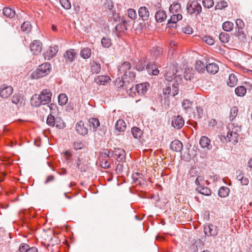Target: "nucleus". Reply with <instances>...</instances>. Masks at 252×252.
<instances>
[{"instance_id":"1","label":"nucleus","mask_w":252,"mask_h":252,"mask_svg":"<svg viewBox=\"0 0 252 252\" xmlns=\"http://www.w3.org/2000/svg\"><path fill=\"white\" fill-rule=\"evenodd\" d=\"M169 11L172 15L168 21L167 25L169 27H171L170 24H176L183 18L181 4L178 1L173 2L170 6Z\"/></svg>"},{"instance_id":"62","label":"nucleus","mask_w":252,"mask_h":252,"mask_svg":"<svg viewBox=\"0 0 252 252\" xmlns=\"http://www.w3.org/2000/svg\"><path fill=\"white\" fill-rule=\"evenodd\" d=\"M204 178L201 176H199L197 177L195 180V184L197 185H198L199 186H202L204 184Z\"/></svg>"},{"instance_id":"64","label":"nucleus","mask_w":252,"mask_h":252,"mask_svg":"<svg viewBox=\"0 0 252 252\" xmlns=\"http://www.w3.org/2000/svg\"><path fill=\"white\" fill-rule=\"evenodd\" d=\"M105 5L106 7L110 10H111L114 7L113 2L110 0H107Z\"/></svg>"},{"instance_id":"10","label":"nucleus","mask_w":252,"mask_h":252,"mask_svg":"<svg viewBox=\"0 0 252 252\" xmlns=\"http://www.w3.org/2000/svg\"><path fill=\"white\" fill-rule=\"evenodd\" d=\"M204 232L207 235L216 236L218 234L219 229L215 225L209 224L205 226Z\"/></svg>"},{"instance_id":"44","label":"nucleus","mask_w":252,"mask_h":252,"mask_svg":"<svg viewBox=\"0 0 252 252\" xmlns=\"http://www.w3.org/2000/svg\"><path fill=\"white\" fill-rule=\"evenodd\" d=\"M219 39L221 42L226 43L229 41V34L226 32H222L220 34Z\"/></svg>"},{"instance_id":"41","label":"nucleus","mask_w":252,"mask_h":252,"mask_svg":"<svg viewBox=\"0 0 252 252\" xmlns=\"http://www.w3.org/2000/svg\"><path fill=\"white\" fill-rule=\"evenodd\" d=\"M90 126L94 128H96L100 125L99 120L96 118H92L89 120Z\"/></svg>"},{"instance_id":"56","label":"nucleus","mask_w":252,"mask_h":252,"mask_svg":"<svg viewBox=\"0 0 252 252\" xmlns=\"http://www.w3.org/2000/svg\"><path fill=\"white\" fill-rule=\"evenodd\" d=\"M64 123L61 120V119L56 118L55 120V126L59 128H63V127Z\"/></svg>"},{"instance_id":"17","label":"nucleus","mask_w":252,"mask_h":252,"mask_svg":"<svg viewBox=\"0 0 252 252\" xmlns=\"http://www.w3.org/2000/svg\"><path fill=\"white\" fill-rule=\"evenodd\" d=\"M76 53H75L73 49H69L67 50L63 54V57L68 62H73L76 57Z\"/></svg>"},{"instance_id":"49","label":"nucleus","mask_w":252,"mask_h":252,"mask_svg":"<svg viewBox=\"0 0 252 252\" xmlns=\"http://www.w3.org/2000/svg\"><path fill=\"white\" fill-rule=\"evenodd\" d=\"M62 7L65 9H69L71 7V3L69 0H60Z\"/></svg>"},{"instance_id":"11","label":"nucleus","mask_w":252,"mask_h":252,"mask_svg":"<svg viewBox=\"0 0 252 252\" xmlns=\"http://www.w3.org/2000/svg\"><path fill=\"white\" fill-rule=\"evenodd\" d=\"M13 92V88L11 86H2L0 89V95L3 98L8 97Z\"/></svg>"},{"instance_id":"60","label":"nucleus","mask_w":252,"mask_h":252,"mask_svg":"<svg viewBox=\"0 0 252 252\" xmlns=\"http://www.w3.org/2000/svg\"><path fill=\"white\" fill-rule=\"evenodd\" d=\"M108 155H109V150L104 149L103 151L100 153L99 158H107Z\"/></svg>"},{"instance_id":"14","label":"nucleus","mask_w":252,"mask_h":252,"mask_svg":"<svg viewBox=\"0 0 252 252\" xmlns=\"http://www.w3.org/2000/svg\"><path fill=\"white\" fill-rule=\"evenodd\" d=\"M185 121L181 116L175 117L172 121V126L177 128L179 129L184 125Z\"/></svg>"},{"instance_id":"32","label":"nucleus","mask_w":252,"mask_h":252,"mask_svg":"<svg viewBox=\"0 0 252 252\" xmlns=\"http://www.w3.org/2000/svg\"><path fill=\"white\" fill-rule=\"evenodd\" d=\"M237 83V78L234 74H231L229 76L228 79L227 81V85L231 87H233Z\"/></svg>"},{"instance_id":"8","label":"nucleus","mask_w":252,"mask_h":252,"mask_svg":"<svg viewBox=\"0 0 252 252\" xmlns=\"http://www.w3.org/2000/svg\"><path fill=\"white\" fill-rule=\"evenodd\" d=\"M31 52L33 55H38L42 51V43L39 40H34L30 45Z\"/></svg>"},{"instance_id":"54","label":"nucleus","mask_w":252,"mask_h":252,"mask_svg":"<svg viewBox=\"0 0 252 252\" xmlns=\"http://www.w3.org/2000/svg\"><path fill=\"white\" fill-rule=\"evenodd\" d=\"M127 15L131 19H135L137 17L135 10L131 8L128 9Z\"/></svg>"},{"instance_id":"47","label":"nucleus","mask_w":252,"mask_h":252,"mask_svg":"<svg viewBox=\"0 0 252 252\" xmlns=\"http://www.w3.org/2000/svg\"><path fill=\"white\" fill-rule=\"evenodd\" d=\"M21 30L23 32H29L31 30V25L30 22L28 21L24 22L21 26Z\"/></svg>"},{"instance_id":"42","label":"nucleus","mask_w":252,"mask_h":252,"mask_svg":"<svg viewBox=\"0 0 252 252\" xmlns=\"http://www.w3.org/2000/svg\"><path fill=\"white\" fill-rule=\"evenodd\" d=\"M203 41L209 45H213L215 43V40L210 35H205L201 37Z\"/></svg>"},{"instance_id":"35","label":"nucleus","mask_w":252,"mask_h":252,"mask_svg":"<svg viewBox=\"0 0 252 252\" xmlns=\"http://www.w3.org/2000/svg\"><path fill=\"white\" fill-rule=\"evenodd\" d=\"M3 13L5 16L9 18H12L15 15V11L9 7L4 8Z\"/></svg>"},{"instance_id":"24","label":"nucleus","mask_w":252,"mask_h":252,"mask_svg":"<svg viewBox=\"0 0 252 252\" xmlns=\"http://www.w3.org/2000/svg\"><path fill=\"white\" fill-rule=\"evenodd\" d=\"M199 144L203 148H207L208 149L211 148L210 140L206 136H204L201 137Z\"/></svg>"},{"instance_id":"58","label":"nucleus","mask_w":252,"mask_h":252,"mask_svg":"<svg viewBox=\"0 0 252 252\" xmlns=\"http://www.w3.org/2000/svg\"><path fill=\"white\" fill-rule=\"evenodd\" d=\"M235 23L238 29H243L245 27V24L242 20L240 19H237L236 20Z\"/></svg>"},{"instance_id":"31","label":"nucleus","mask_w":252,"mask_h":252,"mask_svg":"<svg viewBox=\"0 0 252 252\" xmlns=\"http://www.w3.org/2000/svg\"><path fill=\"white\" fill-rule=\"evenodd\" d=\"M130 68L131 65L130 63L127 62H125L119 66V71L122 73L126 74L127 70H128Z\"/></svg>"},{"instance_id":"29","label":"nucleus","mask_w":252,"mask_h":252,"mask_svg":"<svg viewBox=\"0 0 252 252\" xmlns=\"http://www.w3.org/2000/svg\"><path fill=\"white\" fill-rule=\"evenodd\" d=\"M115 127L119 131H124L126 128V124L124 120L120 119L116 122Z\"/></svg>"},{"instance_id":"25","label":"nucleus","mask_w":252,"mask_h":252,"mask_svg":"<svg viewBox=\"0 0 252 252\" xmlns=\"http://www.w3.org/2000/svg\"><path fill=\"white\" fill-rule=\"evenodd\" d=\"M138 12L139 16L143 20L148 19L149 16V12L147 7L145 6L140 7L139 9Z\"/></svg>"},{"instance_id":"55","label":"nucleus","mask_w":252,"mask_h":252,"mask_svg":"<svg viewBox=\"0 0 252 252\" xmlns=\"http://www.w3.org/2000/svg\"><path fill=\"white\" fill-rule=\"evenodd\" d=\"M145 63L143 61H139L135 65V68L139 71H142L144 68Z\"/></svg>"},{"instance_id":"52","label":"nucleus","mask_w":252,"mask_h":252,"mask_svg":"<svg viewBox=\"0 0 252 252\" xmlns=\"http://www.w3.org/2000/svg\"><path fill=\"white\" fill-rule=\"evenodd\" d=\"M203 5L207 8L212 7L214 4L213 0H202Z\"/></svg>"},{"instance_id":"22","label":"nucleus","mask_w":252,"mask_h":252,"mask_svg":"<svg viewBox=\"0 0 252 252\" xmlns=\"http://www.w3.org/2000/svg\"><path fill=\"white\" fill-rule=\"evenodd\" d=\"M155 18L158 22H162L166 19V12L163 10H159L155 14Z\"/></svg>"},{"instance_id":"57","label":"nucleus","mask_w":252,"mask_h":252,"mask_svg":"<svg viewBox=\"0 0 252 252\" xmlns=\"http://www.w3.org/2000/svg\"><path fill=\"white\" fill-rule=\"evenodd\" d=\"M203 115V110L200 107H196V112H195V115L198 118H201Z\"/></svg>"},{"instance_id":"4","label":"nucleus","mask_w":252,"mask_h":252,"mask_svg":"<svg viewBox=\"0 0 252 252\" xmlns=\"http://www.w3.org/2000/svg\"><path fill=\"white\" fill-rule=\"evenodd\" d=\"M176 72V67L173 65L166 68L164 76L165 80L168 82L173 81V83H181L182 81L181 77L179 75L175 76V72Z\"/></svg>"},{"instance_id":"2","label":"nucleus","mask_w":252,"mask_h":252,"mask_svg":"<svg viewBox=\"0 0 252 252\" xmlns=\"http://www.w3.org/2000/svg\"><path fill=\"white\" fill-rule=\"evenodd\" d=\"M240 130V127H234L232 125H229L226 135H220V139L223 143L232 142L235 144L238 141L239 134L237 131Z\"/></svg>"},{"instance_id":"45","label":"nucleus","mask_w":252,"mask_h":252,"mask_svg":"<svg viewBox=\"0 0 252 252\" xmlns=\"http://www.w3.org/2000/svg\"><path fill=\"white\" fill-rule=\"evenodd\" d=\"M235 35L240 40L244 41L246 39V35L243 29H238V31L236 32Z\"/></svg>"},{"instance_id":"18","label":"nucleus","mask_w":252,"mask_h":252,"mask_svg":"<svg viewBox=\"0 0 252 252\" xmlns=\"http://www.w3.org/2000/svg\"><path fill=\"white\" fill-rule=\"evenodd\" d=\"M20 252H38L37 249L34 247H30L28 244L22 243L19 248Z\"/></svg>"},{"instance_id":"3","label":"nucleus","mask_w":252,"mask_h":252,"mask_svg":"<svg viewBox=\"0 0 252 252\" xmlns=\"http://www.w3.org/2000/svg\"><path fill=\"white\" fill-rule=\"evenodd\" d=\"M51 66L50 63H46L38 66V68L34 70L31 75V78L33 79L44 77L48 75L51 71Z\"/></svg>"},{"instance_id":"21","label":"nucleus","mask_w":252,"mask_h":252,"mask_svg":"<svg viewBox=\"0 0 252 252\" xmlns=\"http://www.w3.org/2000/svg\"><path fill=\"white\" fill-rule=\"evenodd\" d=\"M146 69L150 74L157 75L159 73V70L156 68L155 64L153 63L147 64Z\"/></svg>"},{"instance_id":"34","label":"nucleus","mask_w":252,"mask_h":252,"mask_svg":"<svg viewBox=\"0 0 252 252\" xmlns=\"http://www.w3.org/2000/svg\"><path fill=\"white\" fill-rule=\"evenodd\" d=\"M192 102L188 99H185L182 102V106L186 112L191 110Z\"/></svg>"},{"instance_id":"46","label":"nucleus","mask_w":252,"mask_h":252,"mask_svg":"<svg viewBox=\"0 0 252 252\" xmlns=\"http://www.w3.org/2000/svg\"><path fill=\"white\" fill-rule=\"evenodd\" d=\"M238 109L236 106H233L231 108L229 120H233L237 115Z\"/></svg>"},{"instance_id":"15","label":"nucleus","mask_w":252,"mask_h":252,"mask_svg":"<svg viewBox=\"0 0 252 252\" xmlns=\"http://www.w3.org/2000/svg\"><path fill=\"white\" fill-rule=\"evenodd\" d=\"M114 153L116 157V159L119 162H123L125 159L126 153L125 151L120 148H115L114 150Z\"/></svg>"},{"instance_id":"5","label":"nucleus","mask_w":252,"mask_h":252,"mask_svg":"<svg viewBox=\"0 0 252 252\" xmlns=\"http://www.w3.org/2000/svg\"><path fill=\"white\" fill-rule=\"evenodd\" d=\"M186 9L190 14H198L201 12L202 8L197 1L189 0L187 3Z\"/></svg>"},{"instance_id":"6","label":"nucleus","mask_w":252,"mask_h":252,"mask_svg":"<svg viewBox=\"0 0 252 252\" xmlns=\"http://www.w3.org/2000/svg\"><path fill=\"white\" fill-rule=\"evenodd\" d=\"M179 84V83H173L172 87H171L170 84H169L168 86H166L165 88L163 89V94H171L173 96H175L178 94Z\"/></svg>"},{"instance_id":"38","label":"nucleus","mask_w":252,"mask_h":252,"mask_svg":"<svg viewBox=\"0 0 252 252\" xmlns=\"http://www.w3.org/2000/svg\"><path fill=\"white\" fill-rule=\"evenodd\" d=\"M246 89L244 86H239L235 90V94L239 96H243L246 94Z\"/></svg>"},{"instance_id":"20","label":"nucleus","mask_w":252,"mask_h":252,"mask_svg":"<svg viewBox=\"0 0 252 252\" xmlns=\"http://www.w3.org/2000/svg\"><path fill=\"white\" fill-rule=\"evenodd\" d=\"M170 148L174 151L180 152L183 148V144L181 141L178 140H175L172 141L170 144Z\"/></svg>"},{"instance_id":"61","label":"nucleus","mask_w":252,"mask_h":252,"mask_svg":"<svg viewBox=\"0 0 252 252\" xmlns=\"http://www.w3.org/2000/svg\"><path fill=\"white\" fill-rule=\"evenodd\" d=\"M182 32L186 34H189L192 33L193 30L191 27L187 26L183 28Z\"/></svg>"},{"instance_id":"28","label":"nucleus","mask_w":252,"mask_h":252,"mask_svg":"<svg viewBox=\"0 0 252 252\" xmlns=\"http://www.w3.org/2000/svg\"><path fill=\"white\" fill-rule=\"evenodd\" d=\"M101 69V65L100 63L96 62H93L91 66V71L93 74L99 73Z\"/></svg>"},{"instance_id":"63","label":"nucleus","mask_w":252,"mask_h":252,"mask_svg":"<svg viewBox=\"0 0 252 252\" xmlns=\"http://www.w3.org/2000/svg\"><path fill=\"white\" fill-rule=\"evenodd\" d=\"M72 155V153L69 151H66L64 153V157L68 162L71 160Z\"/></svg>"},{"instance_id":"59","label":"nucleus","mask_w":252,"mask_h":252,"mask_svg":"<svg viewBox=\"0 0 252 252\" xmlns=\"http://www.w3.org/2000/svg\"><path fill=\"white\" fill-rule=\"evenodd\" d=\"M73 147L76 150L81 149L84 147V144L82 142L76 141L74 143Z\"/></svg>"},{"instance_id":"39","label":"nucleus","mask_w":252,"mask_h":252,"mask_svg":"<svg viewBox=\"0 0 252 252\" xmlns=\"http://www.w3.org/2000/svg\"><path fill=\"white\" fill-rule=\"evenodd\" d=\"M233 23L230 21H226L222 24V29L224 31L226 32L231 31L233 30Z\"/></svg>"},{"instance_id":"37","label":"nucleus","mask_w":252,"mask_h":252,"mask_svg":"<svg viewBox=\"0 0 252 252\" xmlns=\"http://www.w3.org/2000/svg\"><path fill=\"white\" fill-rule=\"evenodd\" d=\"M68 101V97L65 94H61L58 96L59 104L61 105H64Z\"/></svg>"},{"instance_id":"16","label":"nucleus","mask_w":252,"mask_h":252,"mask_svg":"<svg viewBox=\"0 0 252 252\" xmlns=\"http://www.w3.org/2000/svg\"><path fill=\"white\" fill-rule=\"evenodd\" d=\"M75 128L77 132L81 135H85L88 133V128L85 126L82 121L76 124Z\"/></svg>"},{"instance_id":"51","label":"nucleus","mask_w":252,"mask_h":252,"mask_svg":"<svg viewBox=\"0 0 252 252\" xmlns=\"http://www.w3.org/2000/svg\"><path fill=\"white\" fill-rule=\"evenodd\" d=\"M56 118L52 114H50L47 119V124L50 126H55Z\"/></svg>"},{"instance_id":"48","label":"nucleus","mask_w":252,"mask_h":252,"mask_svg":"<svg viewBox=\"0 0 252 252\" xmlns=\"http://www.w3.org/2000/svg\"><path fill=\"white\" fill-rule=\"evenodd\" d=\"M102 45L105 48H109L112 45L111 40L107 37H103L101 39Z\"/></svg>"},{"instance_id":"36","label":"nucleus","mask_w":252,"mask_h":252,"mask_svg":"<svg viewBox=\"0 0 252 252\" xmlns=\"http://www.w3.org/2000/svg\"><path fill=\"white\" fill-rule=\"evenodd\" d=\"M229 192V189L226 187H221L218 191L219 195L221 197H225L227 196Z\"/></svg>"},{"instance_id":"33","label":"nucleus","mask_w":252,"mask_h":252,"mask_svg":"<svg viewBox=\"0 0 252 252\" xmlns=\"http://www.w3.org/2000/svg\"><path fill=\"white\" fill-rule=\"evenodd\" d=\"M205 68L206 65L203 62L201 61H197L196 62L195 68L198 72H203Z\"/></svg>"},{"instance_id":"7","label":"nucleus","mask_w":252,"mask_h":252,"mask_svg":"<svg viewBox=\"0 0 252 252\" xmlns=\"http://www.w3.org/2000/svg\"><path fill=\"white\" fill-rule=\"evenodd\" d=\"M59 48L57 45L49 46L44 53L45 60H50L54 57L58 52Z\"/></svg>"},{"instance_id":"9","label":"nucleus","mask_w":252,"mask_h":252,"mask_svg":"<svg viewBox=\"0 0 252 252\" xmlns=\"http://www.w3.org/2000/svg\"><path fill=\"white\" fill-rule=\"evenodd\" d=\"M39 95L41 97L43 105L48 104L50 102L52 93L49 90H43Z\"/></svg>"},{"instance_id":"19","label":"nucleus","mask_w":252,"mask_h":252,"mask_svg":"<svg viewBox=\"0 0 252 252\" xmlns=\"http://www.w3.org/2000/svg\"><path fill=\"white\" fill-rule=\"evenodd\" d=\"M31 104L33 107H38L42 104L41 97L39 94H34L31 99Z\"/></svg>"},{"instance_id":"30","label":"nucleus","mask_w":252,"mask_h":252,"mask_svg":"<svg viewBox=\"0 0 252 252\" xmlns=\"http://www.w3.org/2000/svg\"><path fill=\"white\" fill-rule=\"evenodd\" d=\"M196 190L201 194L206 196L210 195L211 194V190L206 187H204L203 185L198 186Z\"/></svg>"},{"instance_id":"27","label":"nucleus","mask_w":252,"mask_h":252,"mask_svg":"<svg viewBox=\"0 0 252 252\" xmlns=\"http://www.w3.org/2000/svg\"><path fill=\"white\" fill-rule=\"evenodd\" d=\"M80 54L83 59H89L92 55L91 49L88 47L82 48Z\"/></svg>"},{"instance_id":"23","label":"nucleus","mask_w":252,"mask_h":252,"mask_svg":"<svg viewBox=\"0 0 252 252\" xmlns=\"http://www.w3.org/2000/svg\"><path fill=\"white\" fill-rule=\"evenodd\" d=\"M206 69L208 72L215 74L219 71V66L216 63H209L206 65Z\"/></svg>"},{"instance_id":"12","label":"nucleus","mask_w":252,"mask_h":252,"mask_svg":"<svg viewBox=\"0 0 252 252\" xmlns=\"http://www.w3.org/2000/svg\"><path fill=\"white\" fill-rule=\"evenodd\" d=\"M111 80V78L108 75H99L94 78V82L99 85H107Z\"/></svg>"},{"instance_id":"26","label":"nucleus","mask_w":252,"mask_h":252,"mask_svg":"<svg viewBox=\"0 0 252 252\" xmlns=\"http://www.w3.org/2000/svg\"><path fill=\"white\" fill-rule=\"evenodd\" d=\"M133 137L136 139L140 138L143 135V131L138 127H133L131 129Z\"/></svg>"},{"instance_id":"43","label":"nucleus","mask_w":252,"mask_h":252,"mask_svg":"<svg viewBox=\"0 0 252 252\" xmlns=\"http://www.w3.org/2000/svg\"><path fill=\"white\" fill-rule=\"evenodd\" d=\"M99 162H100V166L103 168H108L110 167V162L109 161L108 158H99Z\"/></svg>"},{"instance_id":"53","label":"nucleus","mask_w":252,"mask_h":252,"mask_svg":"<svg viewBox=\"0 0 252 252\" xmlns=\"http://www.w3.org/2000/svg\"><path fill=\"white\" fill-rule=\"evenodd\" d=\"M227 3L226 1L222 0L219 2L216 5V9H222L227 6Z\"/></svg>"},{"instance_id":"50","label":"nucleus","mask_w":252,"mask_h":252,"mask_svg":"<svg viewBox=\"0 0 252 252\" xmlns=\"http://www.w3.org/2000/svg\"><path fill=\"white\" fill-rule=\"evenodd\" d=\"M75 164H76V166L79 169H80L81 171H83L85 169L83 165V158H78L75 160Z\"/></svg>"},{"instance_id":"40","label":"nucleus","mask_w":252,"mask_h":252,"mask_svg":"<svg viewBox=\"0 0 252 252\" xmlns=\"http://www.w3.org/2000/svg\"><path fill=\"white\" fill-rule=\"evenodd\" d=\"M23 96L20 94H15L12 98V103L15 104H18L19 103H21L23 100Z\"/></svg>"},{"instance_id":"13","label":"nucleus","mask_w":252,"mask_h":252,"mask_svg":"<svg viewBox=\"0 0 252 252\" xmlns=\"http://www.w3.org/2000/svg\"><path fill=\"white\" fill-rule=\"evenodd\" d=\"M150 85L148 83H141L136 85L134 90H136V93L139 95H144L147 92Z\"/></svg>"}]
</instances>
